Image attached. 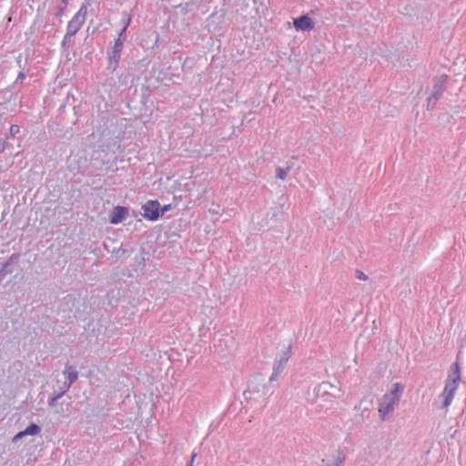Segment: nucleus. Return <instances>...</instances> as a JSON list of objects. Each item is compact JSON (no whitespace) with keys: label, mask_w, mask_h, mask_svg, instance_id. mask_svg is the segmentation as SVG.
Masks as SVG:
<instances>
[{"label":"nucleus","mask_w":466,"mask_h":466,"mask_svg":"<svg viewBox=\"0 0 466 466\" xmlns=\"http://www.w3.org/2000/svg\"><path fill=\"white\" fill-rule=\"evenodd\" d=\"M25 434L24 433V431H19L18 433H16L14 438H13V441L14 442H16L18 441L19 440H21L23 437H25Z\"/></svg>","instance_id":"nucleus-22"},{"label":"nucleus","mask_w":466,"mask_h":466,"mask_svg":"<svg viewBox=\"0 0 466 466\" xmlns=\"http://www.w3.org/2000/svg\"><path fill=\"white\" fill-rule=\"evenodd\" d=\"M130 21H131L130 15L127 13H124L123 16H122L123 28L120 31L117 39L115 42L112 53L110 55V59H114L116 62H117L120 57V55H121V52L123 49V46H124V42L126 40L125 33L130 24Z\"/></svg>","instance_id":"nucleus-4"},{"label":"nucleus","mask_w":466,"mask_h":466,"mask_svg":"<svg viewBox=\"0 0 466 466\" xmlns=\"http://www.w3.org/2000/svg\"><path fill=\"white\" fill-rule=\"evenodd\" d=\"M25 78V74L24 73H19L18 76H17V80L19 79H24Z\"/></svg>","instance_id":"nucleus-27"},{"label":"nucleus","mask_w":466,"mask_h":466,"mask_svg":"<svg viewBox=\"0 0 466 466\" xmlns=\"http://www.w3.org/2000/svg\"><path fill=\"white\" fill-rule=\"evenodd\" d=\"M196 457H197V453L193 452L191 454V458H190V461H192V465L194 464Z\"/></svg>","instance_id":"nucleus-26"},{"label":"nucleus","mask_w":466,"mask_h":466,"mask_svg":"<svg viewBox=\"0 0 466 466\" xmlns=\"http://www.w3.org/2000/svg\"><path fill=\"white\" fill-rule=\"evenodd\" d=\"M10 272H12V271L1 267V268H0V282L5 278L7 273H10Z\"/></svg>","instance_id":"nucleus-19"},{"label":"nucleus","mask_w":466,"mask_h":466,"mask_svg":"<svg viewBox=\"0 0 466 466\" xmlns=\"http://www.w3.org/2000/svg\"><path fill=\"white\" fill-rule=\"evenodd\" d=\"M447 79V75H441L433 79V89L431 95L437 97L438 99L441 97V94L444 91V86Z\"/></svg>","instance_id":"nucleus-9"},{"label":"nucleus","mask_w":466,"mask_h":466,"mask_svg":"<svg viewBox=\"0 0 466 466\" xmlns=\"http://www.w3.org/2000/svg\"><path fill=\"white\" fill-rule=\"evenodd\" d=\"M143 217L149 221H157L161 217L160 203L157 200H148L143 206Z\"/></svg>","instance_id":"nucleus-6"},{"label":"nucleus","mask_w":466,"mask_h":466,"mask_svg":"<svg viewBox=\"0 0 466 466\" xmlns=\"http://www.w3.org/2000/svg\"><path fill=\"white\" fill-rule=\"evenodd\" d=\"M356 278L360 279V280H367L368 279V276L364 272H362L360 270H357L356 271Z\"/></svg>","instance_id":"nucleus-18"},{"label":"nucleus","mask_w":466,"mask_h":466,"mask_svg":"<svg viewBox=\"0 0 466 466\" xmlns=\"http://www.w3.org/2000/svg\"><path fill=\"white\" fill-rule=\"evenodd\" d=\"M366 410H368V409H365L364 410H362V414H361L362 416H364V413Z\"/></svg>","instance_id":"nucleus-30"},{"label":"nucleus","mask_w":466,"mask_h":466,"mask_svg":"<svg viewBox=\"0 0 466 466\" xmlns=\"http://www.w3.org/2000/svg\"><path fill=\"white\" fill-rule=\"evenodd\" d=\"M293 24L296 29L300 31H309L314 27L312 19L308 15H301L294 19Z\"/></svg>","instance_id":"nucleus-8"},{"label":"nucleus","mask_w":466,"mask_h":466,"mask_svg":"<svg viewBox=\"0 0 466 466\" xmlns=\"http://www.w3.org/2000/svg\"><path fill=\"white\" fill-rule=\"evenodd\" d=\"M460 381L461 369L459 363L455 362L451 366L444 389L439 395L438 402H436L438 409H447L451 404Z\"/></svg>","instance_id":"nucleus-1"},{"label":"nucleus","mask_w":466,"mask_h":466,"mask_svg":"<svg viewBox=\"0 0 466 466\" xmlns=\"http://www.w3.org/2000/svg\"><path fill=\"white\" fill-rule=\"evenodd\" d=\"M5 147H0V153L4 152Z\"/></svg>","instance_id":"nucleus-29"},{"label":"nucleus","mask_w":466,"mask_h":466,"mask_svg":"<svg viewBox=\"0 0 466 466\" xmlns=\"http://www.w3.org/2000/svg\"><path fill=\"white\" fill-rule=\"evenodd\" d=\"M327 466H343V461L339 458L333 464H329Z\"/></svg>","instance_id":"nucleus-24"},{"label":"nucleus","mask_w":466,"mask_h":466,"mask_svg":"<svg viewBox=\"0 0 466 466\" xmlns=\"http://www.w3.org/2000/svg\"><path fill=\"white\" fill-rule=\"evenodd\" d=\"M72 385H68L67 382H64L63 385L61 386L60 388V391L59 392H63V395L69 390V389L71 388Z\"/></svg>","instance_id":"nucleus-20"},{"label":"nucleus","mask_w":466,"mask_h":466,"mask_svg":"<svg viewBox=\"0 0 466 466\" xmlns=\"http://www.w3.org/2000/svg\"><path fill=\"white\" fill-rule=\"evenodd\" d=\"M63 374L66 379L65 381L67 382L68 385H72L78 379L77 370L74 367L69 366V365H66Z\"/></svg>","instance_id":"nucleus-10"},{"label":"nucleus","mask_w":466,"mask_h":466,"mask_svg":"<svg viewBox=\"0 0 466 466\" xmlns=\"http://www.w3.org/2000/svg\"><path fill=\"white\" fill-rule=\"evenodd\" d=\"M290 169V167L283 168V167H277L276 169V177L279 179L284 180L287 177L288 171Z\"/></svg>","instance_id":"nucleus-14"},{"label":"nucleus","mask_w":466,"mask_h":466,"mask_svg":"<svg viewBox=\"0 0 466 466\" xmlns=\"http://www.w3.org/2000/svg\"><path fill=\"white\" fill-rule=\"evenodd\" d=\"M24 433L26 435H37L41 431V428L35 423H30L24 431Z\"/></svg>","instance_id":"nucleus-11"},{"label":"nucleus","mask_w":466,"mask_h":466,"mask_svg":"<svg viewBox=\"0 0 466 466\" xmlns=\"http://www.w3.org/2000/svg\"><path fill=\"white\" fill-rule=\"evenodd\" d=\"M20 132V127L17 125H12L9 128L7 137H15Z\"/></svg>","instance_id":"nucleus-16"},{"label":"nucleus","mask_w":466,"mask_h":466,"mask_svg":"<svg viewBox=\"0 0 466 466\" xmlns=\"http://www.w3.org/2000/svg\"><path fill=\"white\" fill-rule=\"evenodd\" d=\"M20 258V254L19 253H13L8 260H6L5 263L2 264V267L5 269H8V267L11 266L14 262H15L16 260H18V258Z\"/></svg>","instance_id":"nucleus-13"},{"label":"nucleus","mask_w":466,"mask_h":466,"mask_svg":"<svg viewBox=\"0 0 466 466\" xmlns=\"http://www.w3.org/2000/svg\"><path fill=\"white\" fill-rule=\"evenodd\" d=\"M128 210L126 207L117 206L113 208L110 216V223L117 225L124 221L127 216Z\"/></svg>","instance_id":"nucleus-7"},{"label":"nucleus","mask_w":466,"mask_h":466,"mask_svg":"<svg viewBox=\"0 0 466 466\" xmlns=\"http://www.w3.org/2000/svg\"><path fill=\"white\" fill-rule=\"evenodd\" d=\"M291 349L292 346L290 343L282 345L281 350L275 358L272 368V373L268 380L269 382L277 381L286 370L288 362L292 354Z\"/></svg>","instance_id":"nucleus-3"},{"label":"nucleus","mask_w":466,"mask_h":466,"mask_svg":"<svg viewBox=\"0 0 466 466\" xmlns=\"http://www.w3.org/2000/svg\"><path fill=\"white\" fill-rule=\"evenodd\" d=\"M63 392L54 393L52 396L49 397L47 403L49 407H54L56 403V401L62 398Z\"/></svg>","instance_id":"nucleus-15"},{"label":"nucleus","mask_w":466,"mask_h":466,"mask_svg":"<svg viewBox=\"0 0 466 466\" xmlns=\"http://www.w3.org/2000/svg\"><path fill=\"white\" fill-rule=\"evenodd\" d=\"M437 101H438V98L435 97L434 96L431 95L427 99V108L428 109L433 108L434 106L436 105Z\"/></svg>","instance_id":"nucleus-17"},{"label":"nucleus","mask_w":466,"mask_h":466,"mask_svg":"<svg viewBox=\"0 0 466 466\" xmlns=\"http://www.w3.org/2000/svg\"><path fill=\"white\" fill-rule=\"evenodd\" d=\"M259 389L256 386L249 387V389L246 391H244V395L247 396L248 394H251L252 392H258Z\"/></svg>","instance_id":"nucleus-21"},{"label":"nucleus","mask_w":466,"mask_h":466,"mask_svg":"<svg viewBox=\"0 0 466 466\" xmlns=\"http://www.w3.org/2000/svg\"><path fill=\"white\" fill-rule=\"evenodd\" d=\"M187 466H192V461H189Z\"/></svg>","instance_id":"nucleus-31"},{"label":"nucleus","mask_w":466,"mask_h":466,"mask_svg":"<svg viewBox=\"0 0 466 466\" xmlns=\"http://www.w3.org/2000/svg\"><path fill=\"white\" fill-rule=\"evenodd\" d=\"M87 7L86 5H82L77 13L69 21L66 28V38L74 36L82 27L83 24L86 19Z\"/></svg>","instance_id":"nucleus-5"},{"label":"nucleus","mask_w":466,"mask_h":466,"mask_svg":"<svg viewBox=\"0 0 466 466\" xmlns=\"http://www.w3.org/2000/svg\"><path fill=\"white\" fill-rule=\"evenodd\" d=\"M70 39L71 38H66V35L64 37V40L62 42V46L65 47L67 45V43L70 41Z\"/></svg>","instance_id":"nucleus-25"},{"label":"nucleus","mask_w":466,"mask_h":466,"mask_svg":"<svg viewBox=\"0 0 466 466\" xmlns=\"http://www.w3.org/2000/svg\"><path fill=\"white\" fill-rule=\"evenodd\" d=\"M403 390L404 386L400 382H396L392 385V388L379 400L378 412L381 420H387L393 415L395 408L400 403Z\"/></svg>","instance_id":"nucleus-2"},{"label":"nucleus","mask_w":466,"mask_h":466,"mask_svg":"<svg viewBox=\"0 0 466 466\" xmlns=\"http://www.w3.org/2000/svg\"><path fill=\"white\" fill-rule=\"evenodd\" d=\"M262 388H263V394H266L268 392L267 386L265 384H263Z\"/></svg>","instance_id":"nucleus-28"},{"label":"nucleus","mask_w":466,"mask_h":466,"mask_svg":"<svg viewBox=\"0 0 466 466\" xmlns=\"http://www.w3.org/2000/svg\"><path fill=\"white\" fill-rule=\"evenodd\" d=\"M76 157L70 156L68 160H67L68 168L70 169V171H72L75 174L81 172V167L80 166H78V167H75L74 166V162L76 160Z\"/></svg>","instance_id":"nucleus-12"},{"label":"nucleus","mask_w":466,"mask_h":466,"mask_svg":"<svg viewBox=\"0 0 466 466\" xmlns=\"http://www.w3.org/2000/svg\"><path fill=\"white\" fill-rule=\"evenodd\" d=\"M170 209H171V205L170 204L165 205L162 208L160 207L161 216H163L166 212L169 211Z\"/></svg>","instance_id":"nucleus-23"}]
</instances>
